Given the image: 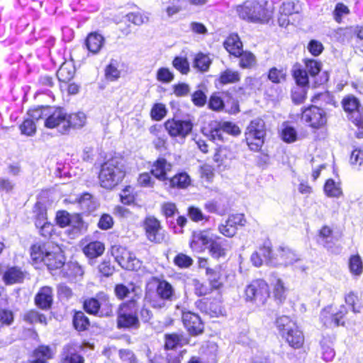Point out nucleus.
Returning a JSON list of instances; mask_svg holds the SVG:
<instances>
[{
	"label": "nucleus",
	"instance_id": "39448f33",
	"mask_svg": "<svg viewBox=\"0 0 363 363\" xmlns=\"http://www.w3.org/2000/svg\"><path fill=\"white\" fill-rule=\"evenodd\" d=\"M245 134L249 147L253 151H258L264 143L266 135L264 121L260 118L253 119L247 125Z\"/></svg>",
	"mask_w": 363,
	"mask_h": 363
},
{
	"label": "nucleus",
	"instance_id": "a878e982",
	"mask_svg": "<svg viewBox=\"0 0 363 363\" xmlns=\"http://www.w3.org/2000/svg\"><path fill=\"white\" fill-rule=\"evenodd\" d=\"M224 47L227 51L235 57L241 54L242 43L237 34L230 35L224 42Z\"/></svg>",
	"mask_w": 363,
	"mask_h": 363
},
{
	"label": "nucleus",
	"instance_id": "0eeeda50",
	"mask_svg": "<svg viewBox=\"0 0 363 363\" xmlns=\"http://www.w3.org/2000/svg\"><path fill=\"white\" fill-rule=\"evenodd\" d=\"M247 301L254 302L257 305L265 303L269 296L267 283L263 279H255L249 284L245 290Z\"/></svg>",
	"mask_w": 363,
	"mask_h": 363
},
{
	"label": "nucleus",
	"instance_id": "7ed1b4c3",
	"mask_svg": "<svg viewBox=\"0 0 363 363\" xmlns=\"http://www.w3.org/2000/svg\"><path fill=\"white\" fill-rule=\"evenodd\" d=\"M277 327L282 337L294 348H300L304 342L303 333L289 317L283 315L277 318Z\"/></svg>",
	"mask_w": 363,
	"mask_h": 363
},
{
	"label": "nucleus",
	"instance_id": "72a5a7b5",
	"mask_svg": "<svg viewBox=\"0 0 363 363\" xmlns=\"http://www.w3.org/2000/svg\"><path fill=\"white\" fill-rule=\"evenodd\" d=\"M190 182L191 179L185 172L179 173L169 179L170 186L180 189L187 187L190 184Z\"/></svg>",
	"mask_w": 363,
	"mask_h": 363
},
{
	"label": "nucleus",
	"instance_id": "bb28decb",
	"mask_svg": "<svg viewBox=\"0 0 363 363\" xmlns=\"http://www.w3.org/2000/svg\"><path fill=\"white\" fill-rule=\"evenodd\" d=\"M50 245L52 243L40 244L37 243L33 245L30 248V256L33 261L35 262H44L47 252L50 249Z\"/></svg>",
	"mask_w": 363,
	"mask_h": 363
},
{
	"label": "nucleus",
	"instance_id": "a211bd4d",
	"mask_svg": "<svg viewBox=\"0 0 363 363\" xmlns=\"http://www.w3.org/2000/svg\"><path fill=\"white\" fill-rule=\"evenodd\" d=\"M347 311L345 306H341L340 311L336 313H332V308H324L320 313V319L323 325L328 328L337 327L343 325L341 319L346 314Z\"/></svg>",
	"mask_w": 363,
	"mask_h": 363
},
{
	"label": "nucleus",
	"instance_id": "37998d69",
	"mask_svg": "<svg viewBox=\"0 0 363 363\" xmlns=\"http://www.w3.org/2000/svg\"><path fill=\"white\" fill-rule=\"evenodd\" d=\"M184 339L177 334H169L165 335V347L173 350L179 345L184 344Z\"/></svg>",
	"mask_w": 363,
	"mask_h": 363
},
{
	"label": "nucleus",
	"instance_id": "4be33fe9",
	"mask_svg": "<svg viewBox=\"0 0 363 363\" xmlns=\"http://www.w3.org/2000/svg\"><path fill=\"white\" fill-rule=\"evenodd\" d=\"M53 293L49 286L42 287L35 297V305L43 310L49 309L52 303Z\"/></svg>",
	"mask_w": 363,
	"mask_h": 363
},
{
	"label": "nucleus",
	"instance_id": "69168bd1",
	"mask_svg": "<svg viewBox=\"0 0 363 363\" xmlns=\"http://www.w3.org/2000/svg\"><path fill=\"white\" fill-rule=\"evenodd\" d=\"M208 106L212 110L220 111L224 107V103L219 96L213 94L210 98Z\"/></svg>",
	"mask_w": 363,
	"mask_h": 363
},
{
	"label": "nucleus",
	"instance_id": "6ab92c4d",
	"mask_svg": "<svg viewBox=\"0 0 363 363\" xmlns=\"http://www.w3.org/2000/svg\"><path fill=\"white\" fill-rule=\"evenodd\" d=\"M50 247L43 262L51 270L59 269L65 264V256L59 246L52 244Z\"/></svg>",
	"mask_w": 363,
	"mask_h": 363
},
{
	"label": "nucleus",
	"instance_id": "603ef678",
	"mask_svg": "<svg viewBox=\"0 0 363 363\" xmlns=\"http://www.w3.org/2000/svg\"><path fill=\"white\" fill-rule=\"evenodd\" d=\"M301 9L298 2H284L280 8V13L284 16H291L293 13H298Z\"/></svg>",
	"mask_w": 363,
	"mask_h": 363
},
{
	"label": "nucleus",
	"instance_id": "f257e3e1",
	"mask_svg": "<svg viewBox=\"0 0 363 363\" xmlns=\"http://www.w3.org/2000/svg\"><path fill=\"white\" fill-rule=\"evenodd\" d=\"M125 175L123 159L113 157L101 165L99 175L103 188L111 189L122 182Z\"/></svg>",
	"mask_w": 363,
	"mask_h": 363
},
{
	"label": "nucleus",
	"instance_id": "2eb2a0df",
	"mask_svg": "<svg viewBox=\"0 0 363 363\" xmlns=\"http://www.w3.org/2000/svg\"><path fill=\"white\" fill-rule=\"evenodd\" d=\"M216 238L217 236L210 230L195 232L192 235L190 247L194 252H202L209 248L213 240Z\"/></svg>",
	"mask_w": 363,
	"mask_h": 363
},
{
	"label": "nucleus",
	"instance_id": "7c9ffc66",
	"mask_svg": "<svg viewBox=\"0 0 363 363\" xmlns=\"http://www.w3.org/2000/svg\"><path fill=\"white\" fill-rule=\"evenodd\" d=\"M273 295L279 301L281 302L286 298L287 288L282 279L275 277L272 281Z\"/></svg>",
	"mask_w": 363,
	"mask_h": 363
},
{
	"label": "nucleus",
	"instance_id": "6e6552de",
	"mask_svg": "<svg viewBox=\"0 0 363 363\" xmlns=\"http://www.w3.org/2000/svg\"><path fill=\"white\" fill-rule=\"evenodd\" d=\"M156 294L157 297L153 299L149 298L147 296L145 297V300L155 308H163L166 301H172L175 298L174 289L166 280H157Z\"/></svg>",
	"mask_w": 363,
	"mask_h": 363
},
{
	"label": "nucleus",
	"instance_id": "79ce46f5",
	"mask_svg": "<svg viewBox=\"0 0 363 363\" xmlns=\"http://www.w3.org/2000/svg\"><path fill=\"white\" fill-rule=\"evenodd\" d=\"M135 196L134 194V188L131 186H126L122 189L120 194V200L125 205H130L134 203Z\"/></svg>",
	"mask_w": 363,
	"mask_h": 363
},
{
	"label": "nucleus",
	"instance_id": "e433bc0d",
	"mask_svg": "<svg viewBox=\"0 0 363 363\" xmlns=\"http://www.w3.org/2000/svg\"><path fill=\"white\" fill-rule=\"evenodd\" d=\"M240 75L238 71L226 69L220 73L219 81L223 84L235 83L240 80Z\"/></svg>",
	"mask_w": 363,
	"mask_h": 363
},
{
	"label": "nucleus",
	"instance_id": "4c0bfd02",
	"mask_svg": "<svg viewBox=\"0 0 363 363\" xmlns=\"http://www.w3.org/2000/svg\"><path fill=\"white\" fill-rule=\"evenodd\" d=\"M211 60L206 55L198 54L194 61V67L201 72H206L208 69Z\"/></svg>",
	"mask_w": 363,
	"mask_h": 363
},
{
	"label": "nucleus",
	"instance_id": "f704fd0d",
	"mask_svg": "<svg viewBox=\"0 0 363 363\" xmlns=\"http://www.w3.org/2000/svg\"><path fill=\"white\" fill-rule=\"evenodd\" d=\"M324 191L329 197L338 198L342 194L340 183L335 182L333 179H328L324 186Z\"/></svg>",
	"mask_w": 363,
	"mask_h": 363
},
{
	"label": "nucleus",
	"instance_id": "4468645a",
	"mask_svg": "<svg viewBox=\"0 0 363 363\" xmlns=\"http://www.w3.org/2000/svg\"><path fill=\"white\" fill-rule=\"evenodd\" d=\"M241 133L240 128L232 122L225 121L216 123L211 130V137L216 141H224L225 135L238 136Z\"/></svg>",
	"mask_w": 363,
	"mask_h": 363
},
{
	"label": "nucleus",
	"instance_id": "cd10ccee",
	"mask_svg": "<svg viewBox=\"0 0 363 363\" xmlns=\"http://www.w3.org/2000/svg\"><path fill=\"white\" fill-rule=\"evenodd\" d=\"M119 61L116 59H111L104 70V76L109 82H116L121 77V72L118 69Z\"/></svg>",
	"mask_w": 363,
	"mask_h": 363
},
{
	"label": "nucleus",
	"instance_id": "09e8293b",
	"mask_svg": "<svg viewBox=\"0 0 363 363\" xmlns=\"http://www.w3.org/2000/svg\"><path fill=\"white\" fill-rule=\"evenodd\" d=\"M293 75L298 86H305L308 84V76L306 70L294 67Z\"/></svg>",
	"mask_w": 363,
	"mask_h": 363
},
{
	"label": "nucleus",
	"instance_id": "2f4dec72",
	"mask_svg": "<svg viewBox=\"0 0 363 363\" xmlns=\"http://www.w3.org/2000/svg\"><path fill=\"white\" fill-rule=\"evenodd\" d=\"M23 273L16 267L9 268L4 275V280L7 284H13L23 279Z\"/></svg>",
	"mask_w": 363,
	"mask_h": 363
},
{
	"label": "nucleus",
	"instance_id": "58836bf2",
	"mask_svg": "<svg viewBox=\"0 0 363 363\" xmlns=\"http://www.w3.org/2000/svg\"><path fill=\"white\" fill-rule=\"evenodd\" d=\"M24 320L30 323H39L43 325H47V318L46 317L37 311L31 310L27 312L24 315Z\"/></svg>",
	"mask_w": 363,
	"mask_h": 363
},
{
	"label": "nucleus",
	"instance_id": "6e6d98bb",
	"mask_svg": "<svg viewBox=\"0 0 363 363\" xmlns=\"http://www.w3.org/2000/svg\"><path fill=\"white\" fill-rule=\"evenodd\" d=\"M323 359L325 362H331L335 357V352L332 347V343L326 341L321 342Z\"/></svg>",
	"mask_w": 363,
	"mask_h": 363
},
{
	"label": "nucleus",
	"instance_id": "a18cd8bd",
	"mask_svg": "<svg viewBox=\"0 0 363 363\" xmlns=\"http://www.w3.org/2000/svg\"><path fill=\"white\" fill-rule=\"evenodd\" d=\"M172 65L182 74H187L190 70L189 63L186 57H174L172 61Z\"/></svg>",
	"mask_w": 363,
	"mask_h": 363
},
{
	"label": "nucleus",
	"instance_id": "c9c22d12",
	"mask_svg": "<svg viewBox=\"0 0 363 363\" xmlns=\"http://www.w3.org/2000/svg\"><path fill=\"white\" fill-rule=\"evenodd\" d=\"M73 324L76 330L84 331L89 328V320L83 312L77 311L74 316Z\"/></svg>",
	"mask_w": 363,
	"mask_h": 363
},
{
	"label": "nucleus",
	"instance_id": "338daca9",
	"mask_svg": "<svg viewBox=\"0 0 363 363\" xmlns=\"http://www.w3.org/2000/svg\"><path fill=\"white\" fill-rule=\"evenodd\" d=\"M113 225V218L108 214H104L101 216L98 226L102 230H108L112 228Z\"/></svg>",
	"mask_w": 363,
	"mask_h": 363
},
{
	"label": "nucleus",
	"instance_id": "aec40b11",
	"mask_svg": "<svg viewBox=\"0 0 363 363\" xmlns=\"http://www.w3.org/2000/svg\"><path fill=\"white\" fill-rule=\"evenodd\" d=\"M183 323L192 335H198L203 332V325L200 317L190 311H184L182 314Z\"/></svg>",
	"mask_w": 363,
	"mask_h": 363
},
{
	"label": "nucleus",
	"instance_id": "c85d7f7f",
	"mask_svg": "<svg viewBox=\"0 0 363 363\" xmlns=\"http://www.w3.org/2000/svg\"><path fill=\"white\" fill-rule=\"evenodd\" d=\"M67 125H66V133L70 128H79L84 125L86 122V116L82 112H77L72 114L67 113Z\"/></svg>",
	"mask_w": 363,
	"mask_h": 363
},
{
	"label": "nucleus",
	"instance_id": "c756f323",
	"mask_svg": "<svg viewBox=\"0 0 363 363\" xmlns=\"http://www.w3.org/2000/svg\"><path fill=\"white\" fill-rule=\"evenodd\" d=\"M163 4L164 6L162 11L168 18L173 17L182 10V0H168Z\"/></svg>",
	"mask_w": 363,
	"mask_h": 363
},
{
	"label": "nucleus",
	"instance_id": "f8f14e48",
	"mask_svg": "<svg viewBox=\"0 0 363 363\" xmlns=\"http://www.w3.org/2000/svg\"><path fill=\"white\" fill-rule=\"evenodd\" d=\"M164 125L171 137L182 138H186L193 128V123L190 120L168 119Z\"/></svg>",
	"mask_w": 363,
	"mask_h": 363
},
{
	"label": "nucleus",
	"instance_id": "412c9836",
	"mask_svg": "<svg viewBox=\"0 0 363 363\" xmlns=\"http://www.w3.org/2000/svg\"><path fill=\"white\" fill-rule=\"evenodd\" d=\"M251 262L255 267H260L263 263L272 266L273 257L272 249L269 245H264L253 252L251 255Z\"/></svg>",
	"mask_w": 363,
	"mask_h": 363
},
{
	"label": "nucleus",
	"instance_id": "f03ea898",
	"mask_svg": "<svg viewBox=\"0 0 363 363\" xmlns=\"http://www.w3.org/2000/svg\"><path fill=\"white\" fill-rule=\"evenodd\" d=\"M268 2L264 0H248L236 6V13L240 18L251 23H263L271 16L267 8Z\"/></svg>",
	"mask_w": 363,
	"mask_h": 363
},
{
	"label": "nucleus",
	"instance_id": "e2e57ef3",
	"mask_svg": "<svg viewBox=\"0 0 363 363\" xmlns=\"http://www.w3.org/2000/svg\"><path fill=\"white\" fill-rule=\"evenodd\" d=\"M286 74L283 70H279L277 68H272L268 74V78L274 83H281L284 81Z\"/></svg>",
	"mask_w": 363,
	"mask_h": 363
},
{
	"label": "nucleus",
	"instance_id": "473e14b6",
	"mask_svg": "<svg viewBox=\"0 0 363 363\" xmlns=\"http://www.w3.org/2000/svg\"><path fill=\"white\" fill-rule=\"evenodd\" d=\"M350 273L354 277H360L363 273V262L359 255H352L349 259Z\"/></svg>",
	"mask_w": 363,
	"mask_h": 363
},
{
	"label": "nucleus",
	"instance_id": "4d7b16f0",
	"mask_svg": "<svg viewBox=\"0 0 363 363\" xmlns=\"http://www.w3.org/2000/svg\"><path fill=\"white\" fill-rule=\"evenodd\" d=\"M305 70L313 77L318 74L321 69V65L315 60H305Z\"/></svg>",
	"mask_w": 363,
	"mask_h": 363
},
{
	"label": "nucleus",
	"instance_id": "b1692460",
	"mask_svg": "<svg viewBox=\"0 0 363 363\" xmlns=\"http://www.w3.org/2000/svg\"><path fill=\"white\" fill-rule=\"evenodd\" d=\"M172 169V164L164 158L157 159L153 164L151 174L160 180L164 181L166 174Z\"/></svg>",
	"mask_w": 363,
	"mask_h": 363
},
{
	"label": "nucleus",
	"instance_id": "ddd939ff",
	"mask_svg": "<svg viewBox=\"0 0 363 363\" xmlns=\"http://www.w3.org/2000/svg\"><path fill=\"white\" fill-rule=\"evenodd\" d=\"M302 120L310 127L318 129L325 125L327 116L324 110L311 106L303 111Z\"/></svg>",
	"mask_w": 363,
	"mask_h": 363
},
{
	"label": "nucleus",
	"instance_id": "f3484780",
	"mask_svg": "<svg viewBox=\"0 0 363 363\" xmlns=\"http://www.w3.org/2000/svg\"><path fill=\"white\" fill-rule=\"evenodd\" d=\"M112 313V304L108 296L101 292L92 298V315L108 316Z\"/></svg>",
	"mask_w": 363,
	"mask_h": 363
},
{
	"label": "nucleus",
	"instance_id": "052dcab7",
	"mask_svg": "<svg viewBox=\"0 0 363 363\" xmlns=\"http://www.w3.org/2000/svg\"><path fill=\"white\" fill-rule=\"evenodd\" d=\"M54 352L48 346L42 345L38 347L35 351L36 358L43 359H49L53 357Z\"/></svg>",
	"mask_w": 363,
	"mask_h": 363
},
{
	"label": "nucleus",
	"instance_id": "5701e85b",
	"mask_svg": "<svg viewBox=\"0 0 363 363\" xmlns=\"http://www.w3.org/2000/svg\"><path fill=\"white\" fill-rule=\"evenodd\" d=\"M56 221L61 228L72 225L74 228L79 229L82 225V218L79 215L76 214L71 216L65 211H58L57 213Z\"/></svg>",
	"mask_w": 363,
	"mask_h": 363
},
{
	"label": "nucleus",
	"instance_id": "3c124183",
	"mask_svg": "<svg viewBox=\"0 0 363 363\" xmlns=\"http://www.w3.org/2000/svg\"><path fill=\"white\" fill-rule=\"evenodd\" d=\"M218 231L225 237L232 238L237 233V228L233 225L231 222H229L228 218L225 223H220L218 227Z\"/></svg>",
	"mask_w": 363,
	"mask_h": 363
},
{
	"label": "nucleus",
	"instance_id": "bf43d9fd",
	"mask_svg": "<svg viewBox=\"0 0 363 363\" xmlns=\"http://www.w3.org/2000/svg\"><path fill=\"white\" fill-rule=\"evenodd\" d=\"M20 129L22 134L31 136L36 131V125L35 122L31 119H26L21 125Z\"/></svg>",
	"mask_w": 363,
	"mask_h": 363
},
{
	"label": "nucleus",
	"instance_id": "13d9d810",
	"mask_svg": "<svg viewBox=\"0 0 363 363\" xmlns=\"http://www.w3.org/2000/svg\"><path fill=\"white\" fill-rule=\"evenodd\" d=\"M105 44L104 37L98 33L92 32V54L99 52Z\"/></svg>",
	"mask_w": 363,
	"mask_h": 363
},
{
	"label": "nucleus",
	"instance_id": "680f3d73",
	"mask_svg": "<svg viewBox=\"0 0 363 363\" xmlns=\"http://www.w3.org/2000/svg\"><path fill=\"white\" fill-rule=\"evenodd\" d=\"M306 91L304 86L296 87L292 90L291 97L294 102L296 104H301L306 99Z\"/></svg>",
	"mask_w": 363,
	"mask_h": 363
},
{
	"label": "nucleus",
	"instance_id": "a19ab883",
	"mask_svg": "<svg viewBox=\"0 0 363 363\" xmlns=\"http://www.w3.org/2000/svg\"><path fill=\"white\" fill-rule=\"evenodd\" d=\"M281 138L286 143H294L297 139V132L294 128L284 123L281 130Z\"/></svg>",
	"mask_w": 363,
	"mask_h": 363
},
{
	"label": "nucleus",
	"instance_id": "5fc2aeb1",
	"mask_svg": "<svg viewBox=\"0 0 363 363\" xmlns=\"http://www.w3.org/2000/svg\"><path fill=\"white\" fill-rule=\"evenodd\" d=\"M174 263L179 268H188L193 264V259L185 254L179 253L174 257Z\"/></svg>",
	"mask_w": 363,
	"mask_h": 363
},
{
	"label": "nucleus",
	"instance_id": "423d86ee",
	"mask_svg": "<svg viewBox=\"0 0 363 363\" xmlns=\"http://www.w3.org/2000/svg\"><path fill=\"white\" fill-rule=\"evenodd\" d=\"M138 308L137 300L135 298L121 304L118 313V326L127 328H138Z\"/></svg>",
	"mask_w": 363,
	"mask_h": 363
},
{
	"label": "nucleus",
	"instance_id": "864d4df0",
	"mask_svg": "<svg viewBox=\"0 0 363 363\" xmlns=\"http://www.w3.org/2000/svg\"><path fill=\"white\" fill-rule=\"evenodd\" d=\"M208 249L210 254L214 258L218 259L225 256V249L221 243L216 242L215 240H213Z\"/></svg>",
	"mask_w": 363,
	"mask_h": 363
},
{
	"label": "nucleus",
	"instance_id": "8fccbe9b",
	"mask_svg": "<svg viewBox=\"0 0 363 363\" xmlns=\"http://www.w3.org/2000/svg\"><path fill=\"white\" fill-rule=\"evenodd\" d=\"M238 57H240V66L242 68H250L255 65L256 59L255 55L249 52H242Z\"/></svg>",
	"mask_w": 363,
	"mask_h": 363
},
{
	"label": "nucleus",
	"instance_id": "1a4fd4ad",
	"mask_svg": "<svg viewBox=\"0 0 363 363\" xmlns=\"http://www.w3.org/2000/svg\"><path fill=\"white\" fill-rule=\"evenodd\" d=\"M111 253L122 268L137 270L140 267V260L124 247L114 245L112 247Z\"/></svg>",
	"mask_w": 363,
	"mask_h": 363
},
{
	"label": "nucleus",
	"instance_id": "dca6fc26",
	"mask_svg": "<svg viewBox=\"0 0 363 363\" xmlns=\"http://www.w3.org/2000/svg\"><path fill=\"white\" fill-rule=\"evenodd\" d=\"M145 235L148 240L160 243L164 240V233L160 221L154 217H147L144 222Z\"/></svg>",
	"mask_w": 363,
	"mask_h": 363
},
{
	"label": "nucleus",
	"instance_id": "de8ad7c7",
	"mask_svg": "<svg viewBox=\"0 0 363 363\" xmlns=\"http://www.w3.org/2000/svg\"><path fill=\"white\" fill-rule=\"evenodd\" d=\"M167 110L164 104L161 103L155 104L150 112L151 117L155 121H161L167 115Z\"/></svg>",
	"mask_w": 363,
	"mask_h": 363
},
{
	"label": "nucleus",
	"instance_id": "9b49d317",
	"mask_svg": "<svg viewBox=\"0 0 363 363\" xmlns=\"http://www.w3.org/2000/svg\"><path fill=\"white\" fill-rule=\"evenodd\" d=\"M67 113L62 108H49L48 111L45 113L44 125L48 128H57L62 133H66Z\"/></svg>",
	"mask_w": 363,
	"mask_h": 363
},
{
	"label": "nucleus",
	"instance_id": "393cba45",
	"mask_svg": "<svg viewBox=\"0 0 363 363\" xmlns=\"http://www.w3.org/2000/svg\"><path fill=\"white\" fill-rule=\"evenodd\" d=\"M114 292L116 297L120 300L124 299L125 298L128 297L130 294H133V298L136 299V297L140 294L141 289H140V287L136 286L134 284L132 283L130 284L128 286L120 284L116 285Z\"/></svg>",
	"mask_w": 363,
	"mask_h": 363
},
{
	"label": "nucleus",
	"instance_id": "ea45409f",
	"mask_svg": "<svg viewBox=\"0 0 363 363\" xmlns=\"http://www.w3.org/2000/svg\"><path fill=\"white\" fill-rule=\"evenodd\" d=\"M128 21L136 26H141L149 21L148 13L144 12H133L127 14Z\"/></svg>",
	"mask_w": 363,
	"mask_h": 363
},
{
	"label": "nucleus",
	"instance_id": "20e7f679",
	"mask_svg": "<svg viewBox=\"0 0 363 363\" xmlns=\"http://www.w3.org/2000/svg\"><path fill=\"white\" fill-rule=\"evenodd\" d=\"M342 106L350 121L357 127L356 136L363 138V107L354 96H348L342 100Z\"/></svg>",
	"mask_w": 363,
	"mask_h": 363
},
{
	"label": "nucleus",
	"instance_id": "774afa93",
	"mask_svg": "<svg viewBox=\"0 0 363 363\" xmlns=\"http://www.w3.org/2000/svg\"><path fill=\"white\" fill-rule=\"evenodd\" d=\"M350 163L352 165L361 166L363 164V151L361 150H353L350 157Z\"/></svg>",
	"mask_w": 363,
	"mask_h": 363
},
{
	"label": "nucleus",
	"instance_id": "49530a36",
	"mask_svg": "<svg viewBox=\"0 0 363 363\" xmlns=\"http://www.w3.org/2000/svg\"><path fill=\"white\" fill-rule=\"evenodd\" d=\"M57 76L60 82H67L73 77L74 71L69 65L63 64L58 69Z\"/></svg>",
	"mask_w": 363,
	"mask_h": 363
},
{
	"label": "nucleus",
	"instance_id": "c03bdc74",
	"mask_svg": "<svg viewBox=\"0 0 363 363\" xmlns=\"http://www.w3.org/2000/svg\"><path fill=\"white\" fill-rule=\"evenodd\" d=\"M174 74L169 68L161 67L157 71L156 79L162 83L169 84L174 80Z\"/></svg>",
	"mask_w": 363,
	"mask_h": 363
},
{
	"label": "nucleus",
	"instance_id": "9d476101",
	"mask_svg": "<svg viewBox=\"0 0 363 363\" xmlns=\"http://www.w3.org/2000/svg\"><path fill=\"white\" fill-rule=\"evenodd\" d=\"M301 259L298 255L289 247H280L278 249L276 257H273L272 266H289L296 264V267L303 272L306 267L301 264Z\"/></svg>",
	"mask_w": 363,
	"mask_h": 363
},
{
	"label": "nucleus",
	"instance_id": "0e129e2a",
	"mask_svg": "<svg viewBox=\"0 0 363 363\" xmlns=\"http://www.w3.org/2000/svg\"><path fill=\"white\" fill-rule=\"evenodd\" d=\"M138 182L143 187L150 188L153 187L155 181L150 173L145 172L139 175Z\"/></svg>",
	"mask_w": 363,
	"mask_h": 363
}]
</instances>
